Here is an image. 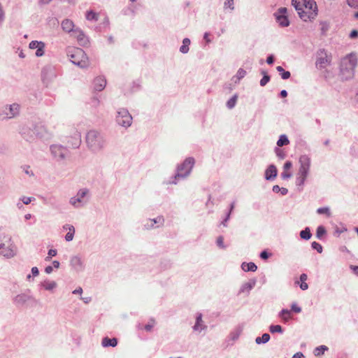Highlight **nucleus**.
Returning <instances> with one entry per match:
<instances>
[{
  "mask_svg": "<svg viewBox=\"0 0 358 358\" xmlns=\"http://www.w3.org/2000/svg\"><path fill=\"white\" fill-rule=\"evenodd\" d=\"M300 18L305 22L313 20L317 15V6L315 0H292Z\"/></svg>",
  "mask_w": 358,
  "mask_h": 358,
  "instance_id": "obj_1",
  "label": "nucleus"
},
{
  "mask_svg": "<svg viewBox=\"0 0 358 358\" xmlns=\"http://www.w3.org/2000/svg\"><path fill=\"white\" fill-rule=\"evenodd\" d=\"M22 136L27 141L32 142L36 138H45L48 136V132L45 125L41 123L33 124L30 128H23Z\"/></svg>",
  "mask_w": 358,
  "mask_h": 358,
  "instance_id": "obj_2",
  "label": "nucleus"
},
{
  "mask_svg": "<svg viewBox=\"0 0 358 358\" xmlns=\"http://www.w3.org/2000/svg\"><path fill=\"white\" fill-rule=\"evenodd\" d=\"M86 143L93 152H101L106 146V139L103 134L96 130H91L86 135Z\"/></svg>",
  "mask_w": 358,
  "mask_h": 358,
  "instance_id": "obj_3",
  "label": "nucleus"
},
{
  "mask_svg": "<svg viewBox=\"0 0 358 358\" xmlns=\"http://www.w3.org/2000/svg\"><path fill=\"white\" fill-rule=\"evenodd\" d=\"M194 164L195 160L193 157L186 158L182 164L178 165L176 173L171 178V180L169 181L167 184L176 185L178 180L187 178L191 173Z\"/></svg>",
  "mask_w": 358,
  "mask_h": 358,
  "instance_id": "obj_4",
  "label": "nucleus"
},
{
  "mask_svg": "<svg viewBox=\"0 0 358 358\" xmlns=\"http://www.w3.org/2000/svg\"><path fill=\"white\" fill-rule=\"evenodd\" d=\"M357 64V60L356 56L352 53L347 55L341 59L340 64V72L343 79L349 80L353 77Z\"/></svg>",
  "mask_w": 358,
  "mask_h": 358,
  "instance_id": "obj_5",
  "label": "nucleus"
},
{
  "mask_svg": "<svg viewBox=\"0 0 358 358\" xmlns=\"http://www.w3.org/2000/svg\"><path fill=\"white\" fill-rule=\"evenodd\" d=\"M16 247L12 238L9 235H0V255L6 258H11L15 255Z\"/></svg>",
  "mask_w": 358,
  "mask_h": 358,
  "instance_id": "obj_6",
  "label": "nucleus"
},
{
  "mask_svg": "<svg viewBox=\"0 0 358 358\" xmlns=\"http://www.w3.org/2000/svg\"><path fill=\"white\" fill-rule=\"evenodd\" d=\"M68 56L73 64L81 69L87 68L89 66L88 57L81 48H73L69 50Z\"/></svg>",
  "mask_w": 358,
  "mask_h": 358,
  "instance_id": "obj_7",
  "label": "nucleus"
},
{
  "mask_svg": "<svg viewBox=\"0 0 358 358\" xmlns=\"http://www.w3.org/2000/svg\"><path fill=\"white\" fill-rule=\"evenodd\" d=\"M50 150L52 157L57 162H63L71 156L70 151L62 145H52L50 147Z\"/></svg>",
  "mask_w": 358,
  "mask_h": 358,
  "instance_id": "obj_8",
  "label": "nucleus"
},
{
  "mask_svg": "<svg viewBox=\"0 0 358 358\" xmlns=\"http://www.w3.org/2000/svg\"><path fill=\"white\" fill-rule=\"evenodd\" d=\"M89 193L90 191L87 188L79 189L76 195L70 199L69 203L76 208L84 206L88 202V199L85 198L89 195Z\"/></svg>",
  "mask_w": 358,
  "mask_h": 358,
  "instance_id": "obj_9",
  "label": "nucleus"
},
{
  "mask_svg": "<svg viewBox=\"0 0 358 358\" xmlns=\"http://www.w3.org/2000/svg\"><path fill=\"white\" fill-rule=\"evenodd\" d=\"M132 116L126 108H120L117 111L115 121L117 124L122 127L128 128L131 125Z\"/></svg>",
  "mask_w": 358,
  "mask_h": 358,
  "instance_id": "obj_10",
  "label": "nucleus"
},
{
  "mask_svg": "<svg viewBox=\"0 0 358 358\" xmlns=\"http://www.w3.org/2000/svg\"><path fill=\"white\" fill-rule=\"evenodd\" d=\"M331 62V56L329 55L324 48L317 50L315 66L318 69L326 68L327 66L330 65Z\"/></svg>",
  "mask_w": 358,
  "mask_h": 358,
  "instance_id": "obj_11",
  "label": "nucleus"
},
{
  "mask_svg": "<svg viewBox=\"0 0 358 358\" xmlns=\"http://www.w3.org/2000/svg\"><path fill=\"white\" fill-rule=\"evenodd\" d=\"M300 164L297 175L307 178L310 171L311 159L307 155H301L299 159Z\"/></svg>",
  "mask_w": 358,
  "mask_h": 358,
  "instance_id": "obj_12",
  "label": "nucleus"
},
{
  "mask_svg": "<svg viewBox=\"0 0 358 358\" xmlns=\"http://www.w3.org/2000/svg\"><path fill=\"white\" fill-rule=\"evenodd\" d=\"M30 301L36 302V300L35 299V298L33 296L28 294L27 293L19 294L16 295L15 297H13V304L16 307H18V308L22 307L28 301Z\"/></svg>",
  "mask_w": 358,
  "mask_h": 358,
  "instance_id": "obj_13",
  "label": "nucleus"
},
{
  "mask_svg": "<svg viewBox=\"0 0 358 358\" xmlns=\"http://www.w3.org/2000/svg\"><path fill=\"white\" fill-rule=\"evenodd\" d=\"M286 13H287V8L282 7L278 10V12L274 13V16L275 17L276 22L282 27H288L289 24V21L288 20L287 16L286 15Z\"/></svg>",
  "mask_w": 358,
  "mask_h": 358,
  "instance_id": "obj_14",
  "label": "nucleus"
},
{
  "mask_svg": "<svg viewBox=\"0 0 358 358\" xmlns=\"http://www.w3.org/2000/svg\"><path fill=\"white\" fill-rule=\"evenodd\" d=\"M20 108V105L16 103L6 105L3 110V113L6 118L11 119L19 115Z\"/></svg>",
  "mask_w": 358,
  "mask_h": 358,
  "instance_id": "obj_15",
  "label": "nucleus"
},
{
  "mask_svg": "<svg viewBox=\"0 0 358 358\" xmlns=\"http://www.w3.org/2000/svg\"><path fill=\"white\" fill-rule=\"evenodd\" d=\"M164 222L165 220L164 217L162 215H159L155 218L147 220L146 223H145L143 226L145 229L150 230L163 226Z\"/></svg>",
  "mask_w": 358,
  "mask_h": 358,
  "instance_id": "obj_16",
  "label": "nucleus"
},
{
  "mask_svg": "<svg viewBox=\"0 0 358 358\" xmlns=\"http://www.w3.org/2000/svg\"><path fill=\"white\" fill-rule=\"evenodd\" d=\"M70 266L77 272H80L84 268V264L82 258L78 255H75L71 257Z\"/></svg>",
  "mask_w": 358,
  "mask_h": 358,
  "instance_id": "obj_17",
  "label": "nucleus"
},
{
  "mask_svg": "<svg viewBox=\"0 0 358 358\" xmlns=\"http://www.w3.org/2000/svg\"><path fill=\"white\" fill-rule=\"evenodd\" d=\"M256 282V279L252 278L250 279L248 282L243 283L240 287L238 295L241 294H245L247 296L249 295L250 291L255 286Z\"/></svg>",
  "mask_w": 358,
  "mask_h": 358,
  "instance_id": "obj_18",
  "label": "nucleus"
},
{
  "mask_svg": "<svg viewBox=\"0 0 358 358\" xmlns=\"http://www.w3.org/2000/svg\"><path fill=\"white\" fill-rule=\"evenodd\" d=\"M278 175V170L274 164H270L265 171L264 178L266 180H273Z\"/></svg>",
  "mask_w": 358,
  "mask_h": 358,
  "instance_id": "obj_19",
  "label": "nucleus"
},
{
  "mask_svg": "<svg viewBox=\"0 0 358 358\" xmlns=\"http://www.w3.org/2000/svg\"><path fill=\"white\" fill-rule=\"evenodd\" d=\"M106 85V80L103 76H98L94 80L93 89L94 91H102Z\"/></svg>",
  "mask_w": 358,
  "mask_h": 358,
  "instance_id": "obj_20",
  "label": "nucleus"
},
{
  "mask_svg": "<svg viewBox=\"0 0 358 358\" xmlns=\"http://www.w3.org/2000/svg\"><path fill=\"white\" fill-rule=\"evenodd\" d=\"M67 143L72 148H78L81 143V136L78 131H76L73 135L68 140Z\"/></svg>",
  "mask_w": 358,
  "mask_h": 358,
  "instance_id": "obj_21",
  "label": "nucleus"
},
{
  "mask_svg": "<svg viewBox=\"0 0 358 358\" xmlns=\"http://www.w3.org/2000/svg\"><path fill=\"white\" fill-rule=\"evenodd\" d=\"M61 26H62V29L66 32H68V33H70L71 31L75 32L74 24L69 19L64 20L62 22Z\"/></svg>",
  "mask_w": 358,
  "mask_h": 358,
  "instance_id": "obj_22",
  "label": "nucleus"
},
{
  "mask_svg": "<svg viewBox=\"0 0 358 358\" xmlns=\"http://www.w3.org/2000/svg\"><path fill=\"white\" fill-rule=\"evenodd\" d=\"M74 33L76 34V36L80 45H86L88 43L87 38H86L83 31H81L80 29H78V28L75 29Z\"/></svg>",
  "mask_w": 358,
  "mask_h": 358,
  "instance_id": "obj_23",
  "label": "nucleus"
},
{
  "mask_svg": "<svg viewBox=\"0 0 358 358\" xmlns=\"http://www.w3.org/2000/svg\"><path fill=\"white\" fill-rule=\"evenodd\" d=\"M202 314L197 313L196 316V322L193 327L194 331H201L207 328V326L202 324Z\"/></svg>",
  "mask_w": 358,
  "mask_h": 358,
  "instance_id": "obj_24",
  "label": "nucleus"
},
{
  "mask_svg": "<svg viewBox=\"0 0 358 358\" xmlns=\"http://www.w3.org/2000/svg\"><path fill=\"white\" fill-rule=\"evenodd\" d=\"M101 345L104 348H114L117 345V339L115 338H110L108 337H104L101 341Z\"/></svg>",
  "mask_w": 358,
  "mask_h": 358,
  "instance_id": "obj_25",
  "label": "nucleus"
},
{
  "mask_svg": "<svg viewBox=\"0 0 358 358\" xmlns=\"http://www.w3.org/2000/svg\"><path fill=\"white\" fill-rule=\"evenodd\" d=\"M241 268L244 271H246V272H248V271L255 272V271H257V266L253 262H249V263L243 262L242 264H241Z\"/></svg>",
  "mask_w": 358,
  "mask_h": 358,
  "instance_id": "obj_26",
  "label": "nucleus"
},
{
  "mask_svg": "<svg viewBox=\"0 0 358 358\" xmlns=\"http://www.w3.org/2000/svg\"><path fill=\"white\" fill-rule=\"evenodd\" d=\"M42 287L48 291H52L57 287V284L55 281L45 280L41 282Z\"/></svg>",
  "mask_w": 358,
  "mask_h": 358,
  "instance_id": "obj_27",
  "label": "nucleus"
},
{
  "mask_svg": "<svg viewBox=\"0 0 358 358\" xmlns=\"http://www.w3.org/2000/svg\"><path fill=\"white\" fill-rule=\"evenodd\" d=\"M270 338V335L268 333H264L262 336H258L255 338V343L257 345L265 344L269 341Z\"/></svg>",
  "mask_w": 358,
  "mask_h": 358,
  "instance_id": "obj_28",
  "label": "nucleus"
},
{
  "mask_svg": "<svg viewBox=\"0 0 358 358\" xmlns=\"http://www.w3.org/2000/svg\"><path fill=\"white\" fill-rule=\"evenodd\" d=\"M190 40L189 38H185L183 40H182V45L180 46V52L183 53V54H186L189 52V46L190 45Z\"/></svg>",
  "mask_w": 358,
  "mask_h": 358,
  "instance_id": "obj_29",
  "label": "nucleus"
},
{
  "mask_svg": "<svg viewBox=\"0 0 358 358\" xmlns=\"http://www.w3.org/2000/svg\"><path fill=\"white\" fill-rule=\"evenodd\" d=\"M246 75V71H245L243 69L240 68L236 76L233 77L232 80H234L235 83H239V81L243 78Z\"/></svg>",
  "mask_w": 358,
  "mask_h": 358,
  "instance_id": "obj_30",
  "label": "nucleus"
},
{
  "mask_svg": "<svg viewBox=\"0 0 358 358\" xmlns=\"http://www.w3.org/2000/svg\"><path fill=\"white\" fill-rule=\"evenodd\" d=\"M300 237L301 239H303V240H306V241H308L309 240L311 236H312V234H311V231H310V229L309 227H306L303 230H301L300 231Z\"/></svg>",
  "mask_w": 358,
  "mask_h": 358,
  "instance_id": "obj_31",
  "label": "nucleus"
},
{
  "mask_svg": "<svg viewBox=\"0 0 358 358\" xmlns=\"http://www.w3.org/2000/svg\"><path fill=\"white\" fill-rule=\"evenodd\" d=\"M289 143V141L285 134L280 135L279 139L277 141V145L278 147H282L284 145H288Z\"/></svg>",
  "mask_w": 358,
  "mask_h": 358,
  "instance_id": "obj_32",
  "label": "nucleus"
},
{
  "mask_svg": "<svg viewBox=\"0 0 358 358\" xmlns=\"http://www.w3.org/2000/svg\"><path fill=\"white\" fill-rule=\"evenodd\" d=\"M238 97V94H235L231 99H229L227 101L226 106L229 109H232L235 107L236 102H237Z\"/></svg>",
  "mask_w": 358,
  "mask_h": 358,
  "instance_id": "obj_33",
  "label": "nucleus"
},
{
  "mask_svg": "<svg viewBox=\"0 0 358 358\" xmlns=\"http://www.w3.org/2000/svg\"><path fill=\"white\" fill-rule=\"evenodd\" d=\"M327 350L328 348L326 345H320L315 348L313 352L315 356L318 357L322 355Z\"/></svg>",
  "mask_w": 358,
  "mask_h": 358,
  "instance_id": "obj_34",
  "label": "nucleus"
},
{
  "mask_svg": "<svg viewBox=\"0 0 358 358\" xmlns=\"http://www.w3.org/2000/svg\"><path fill=\"white\" fill-rule=\"evenodd\" d=\"M327 231L324 226L320 225L316 230V237L318 239H322L323 236L326 234Z\"/></svg>",
  "mask_w": 358,
  "mask_h": 358,
  "instance_id": "obj_35",
  "label": "nucleus"
},
{
  "mask_svg": "<svg viewBox=\"0 0 358 358\" xmlns=\"http://www.w3.org/2000/svg\"><path fill=\"white\" fill-rule=\"evenodd\" d=\"M269 331L272 334H274V333L282 334L284 331L282 327L279 324H276V325L271 324L269 327Z\"/></svg>",
  "mask_w": 358,
  "mask_h": 358,
  "instance_id": "obj_36",
  "label": "nucleus"
},
{
  "mask_svg": "<svg viewBox=\"0 0 358 358\" xmlns=\"http://www.w3.org/2000/svg\"><path fill=\"white\" fill-rule=\"evenodd\" d=\"M262 74L263 75L262 78L261 79L259 84L261 86H265L270 81V76L265 71H262Z\"/></svg>",
  "mask_w": 358,
  "mask_h": 358,
  "instance_id": "obj_37",
  "label": "nucleus"
},
{
  "mask_svg": "<svg viewBox=\"0 0 358 358\" xmlns=\"http://www.w3.org/2000/svg\"><path fill=\"white\" fill-rule=\"evenodd\" d=\"M75 234L74 227H69V232L65 236V240L68 242L71 241L73 239Z\"/></svg>",
  "mask_w": 358,
  "mask_h": 358,
  "instance_id": "obj_38",
  "label": "nucleus"
},
{
  "mask_svg": "<svg viewBox=\"0 0 358 358\" xmlns=\"http://www.w3.org/2000/svg\"><path fill=\"white\" fill-rule=\"evenodd\" d=\"M45 44L42 42L36 49L35 53L36 57H42L45 54Z\"/></svg>",
  "mask_w": 358,
  "mask_h": 358,
  "instance_id": "obj_39",
  "label": "nucleus"
},
{
  "mask_svg": "<svg viewBox=\"0 0 358 358\" xmlns=\"http://www.w3.org/2000/svg\"><path fill=\"white\" fill-rule=\"evenodd\" d=\"M227 8H229L231 11L234 10V0H225L224 2V9L226 10Z\"/></svg>",
  "mask_w": 358,
  "mask_h": 358,
  "instance_id": "obj_40",
  "label": "nucleus"
},
{
  "mask_svg": "<svg viewBox=\"0 0 358 358\" xmlns=\"http://www.w3.org/2000/svg\"><path fill=\"white\" fill-rule=\"evenodd\" d=\"M86 18L90 21H96L98 20V16L96 13L92 10L87 11L86 13Z\"/></svg>",
  "mask_w": 358,
  "mask_h": 358,
  "instance_id": "obj_41",
  "label": "nucleus"
},
{
  "mask_svg": "<svg viewBox=\"0 0 358 358\" xmlns=\"http://www.w3.org/2000/svg\"><path fill=\"white\" fill-rule=\"evenodd\" d=\"M317 213L320 215L325 214L327 217L331 216V212L329 207H322L317 210Z\"/></svg>",
  "mask_w": 358,
  "mask_h": 358,
  "instance_id": "obj_42",
  "label": "nucleus"
},
{
  "mask_svg": "<svg viewBox=\"0 0 358 358\" xmlns=\"http://www.w3.org/2000/svg\"><path fill=\"white\" fill-rule=\"evenodd\" d=\"M311 247L313 250H317L318 253H322L323 251L322 245L316 241H314L311 243Z\"/></svg>",
  "mask_w": 358,
  "mask_h": 358,
  "instance_id": "obj_43",
  "label": "nucleus"
},
{
  "mask_svg": "<svg viewBox=\"0 0 358 358\" xmlns=\"http://www.w3.org/2000/svg\"><path fill=\"white\" fill-rule=\"evenodd\" d=\"M275 152L277 155V157L280 159H283L285 158L286 157V154L285 152H284L283 150L279 148H275Z\"/></svg>",
  "mask_w": 358,
  "mask_h": 358,
  "instance_id": "obj_44",
  "label": "nucleus"
},
{
  "mask_svg": "<svg viewBox=\"0 0 358 358\" xmlns=\"http://www.w3.org/2000/svg\"><path fill=\"white\" fill-rule=\"evenodd\" d=\"M155 324V320L152 318H151L149 321V322L145 325L144 329L146 331H151L153 327Z\"/></svg>",
  "mask_w": 358,
  "mask_h": 358,
  "instance_id": "obj_45",
  "label": "nucleus"
},
{
  "mask_svg": "<svg viewBox=\"0 0 358 358\" xmlns=\"http://www.w3.org/2000/svg\"><path fill=\"white\" fill-rule=\"evenodd\" d=\"M307 178L306 177H303V176H296V185L297 186H301L303 187L305 182H306V180Z\"/></svg>",
  "mask_w": 358,
  "mask_h": 358,
  "instance_id": "obj_46",
  "label": "nucleus"
},
{
  "mask_svg": "<svg viewBox=\"0 0 358 358\" xmlns=\"http://www.w3.org/2000/svg\"><path fill=\"white\" fill-rule=\"evenodd\" d=\"M290 313H291V311L288 309H282L280 312L279 316L282 317L285 321H287L289 319V317L287 316H289Z\"/></svg>",
  "mask_w": 358,
  "mask_h": 358,
  "instance_id": "obj_47",
  "label": "nucleus"
},
{
  "mask_svg": "<svg viewBox=\"0 0 358 358\" xmlns=\"http://www.w3.org/2000/svg\"><path fill=\"white\" fill-rule=\"evenodd\" d=\"M41 43L42 41H32L29 43V48L30 49H37Z\"/></svg>",
  "mask_w": 358,
  "mask_h": 358,
  "instance_id": "obj_48",
  "label": "nucleus"
},
{
  "mask_svg": "<svg viewBox=\"0 0 358 358\" xmlns=\"http://www.w3.org/2000/svg\"><path fill=\"white\" fill-rule=\"evenodd\" d=\"M216 243L219 248H225V245H224V238L222 236H220L217 238Z\"/></svg>",
  "mask_w": 358,
  "mask_h": 358,
  "instance_id": "obj_49",
  "label": "nucleus"
},
{
  "mask_svg": "<svg viewBox=\"0 0 358 358\" xmlns=\"http://www.w3.org/2000/svg\"><path fill=\"white\" fill-rule=\"evenodd\" d=\"M349 6L358 8V0H347Z\"/></svg>",
  "mask_w": 358,
  "mask_h": 358,
  "instance_id": "obj_50",
  "label": "nucleus"
},
{
  "mask_svg": "<svg viewBox=\"0 0 358 358\" xmlns=\"http://www.w3.org/2000/svg\"><path fill=\"white\" fill-rule=\"evenodd\" d=\"M271 256V254L266 250H263L260 252L259 257L262 259H267Z\"/></svg>",
  "mask_w": 358,
  "mask_h": 358,
  "instance_id": "obj_51",
  "label": "nucleus"
},
{
  "mask_svg": "<svg viewBox=\"0 0 358 358\" xmlns=\"http://www.w3.org/2000/svg\"><path fill=\"white\" fill-rule=\"evenodd\" d=\"M291 310L294 311V313H299L301 312V308L296 303H292L291 306Z\"/></svg>",
  "mask_w": 358,
  "mask_h": 358,
  "instance_id": "obj_52",
  "label": "nucleus"
},
{
  "mask_svg": "<svg viewBox=\"0 0 358 358\" xmlns=\"http://www.w3.org/2000/svg\"><path fill=\"white\" fill-rule=\"evenodd\" d=\"M4 17H5V13L3 9L2 4L0 2V25L1 24L2 22L4 20Z\"/></svg>",
  "mask_w": 358,
  "mask_h": 358,
  "instance_id": "obj_53",
  "label": "nucleus"
},
{
  "mask_svg": "<svg viewBox=\"0 0 358 358\" xmlns=\"http://www.w3.org/2000/svg\"><path fill=\"white\" fill-rule=\"evenodd\" d=\"M280 76H281L282 79L287 80L290 78L291 73L289 71H284L283 72H282L280 73Z\"/></svg>",
  "mask_w": 358,
  "mask_h": 358,
  "instance_id": "obj_54",
  "label": "nucleus"
},
{
  "mask_svg": "<svg viewBox=\"0 0 358 358\" xmlns=\"http://www.w3.org/2000/svg\"><path fill=\"white\" fill-rule=\"evenodd\" d=\"M32 199H34V198L32 197L23 196L21 199V201L23 202L24 204L27 205L31 202Z\"/></svg>",
  "mask_w": 358,
  "mask_h": 358,
  "instance_id": "obj_55",
  "label": "nucleus"
},
{
  "mask_svg": "<svg viewBox=\"0 0 358 358\" xmlns=\"http://www.w3.org/2000/svg\"><path fill=\"white\" fill-rule=\"evenodd\" d=\"M91 103H92V106L96 108L99 105L100 101L97 97L94 96L92 98Z\"/></svg>",
  "mask_w": 358,
  "mask_h": 358,
  "instance_id": "obj_56",
  "label": "nucleus"
},
{
  "mask_svg": "<svg viewBox=\"0 0 358 358\" xmlns=\"http://www.w3.org/2000/svg\"><path fill=\"white\" fill-rule=\"evenodd\" d=\"M274 61H275V57L273 55H269L266 58V63L269 65L273 64Z\"/></svg>",
  "mask_w": 358,
  "mask_h": 358,
  "instance_id": "obj_57",
  "label": "nucleus"
},
{
  "mask_svg": "<svg viewBox=\"0 0 358 358\" xmlns=\"http://www.w3.org/2000/svg\"><path fill=\"white\" fill-rule=\"evenodd\" d=\"M291 176H292V173L289 172H287L286 171H284L281 173V178L284 180L288 179V178H291Z\"/></svg>",
  "mask_w": 358,
  "mask_h": 358,
  "instance_id": "obj_58",
  "label": "nucleus"
},
{
  "mask_svg": "<svg viewBox=\"0 0 358 358\" xmlns=\"http://www.w3.org/2000/svg\"><path fill=\"white\" fill-rule=\"evenodd\" d=\"M292 166V162L290 161H287L285 164H284V166H283V169L285 171L286 170H289V169H291Z\"/></svg>",
  "mask_w": 358,
  "mask_h": 358,
  "instance_id": "obj_59",
  "label": "nucleus"
},
{
  "mask_svg": "<svg viewBox=\"0 0 358 358\" xmlns=\"http://www.w3.org/2000/svg\"><path fill=\"white\" fill-rule=\"evenodd\" d=\"M358 37V31L356 29H353L350 34V38H356Z\"/></svg>",
  "mask_w": 358,
  "mask_h": 358,
  "instance_id": "obj_60",
  "label": "nucleus"
},
{
  "mask_svg": "<svg viewBox=\"0 0 358 358\" xmlns=\"http://www.w3.org/2000/svg\"><path fill=\"white\" fill-rule=\"evenodd\" d=\"M31 273L33 276H37L39 274L38 268L36 266L31 268Z\"/></svg>",
  "mask_w": 358,
  "mask_h": 358,
  "instance_id": "obj_61",
  "label": "nucleus"
},
{
  "mask_svg": "<svg viewBox=\"0 0 358 358\" xmlns=\"http://www.w3.org/2000/svg\"><path fill=\"white\" fill-rule=\"evenodd\" d=\"M57 250H55V249H50V250H48V255L50 257H51L56 256V255H57Z\"/></svg>",
  "mask_w": 358,
  "mask_h": 358,
  "instance_id": "obj_62",
  "label": "nucleus"
},
{
  "mask_svg": "<svg viewBox=\"0 0 358 358\" xmlns=\"http://www.w3.org/2000/svg\"><path fill=\"white\" fill-rule=\"evenodd\" d=\"M210 34L208 32H205L203 34V39L206 41L207 43H210L211 42L210 38H209Z\"/></svg>",
  "mask_w": 358,
  "mask_h": 358,
  "instance_id": "obj_63",
  "label": "nucleus"
},
{
  "mask_svg": "<svg viewBox=\"0 0 358 358\" xmlns=\"http://www.w3.org/2000/svg\"><path fill=\"white\" fill-rule=\"evenodd\" d=\"M292 358H305V356L302 352H299L295 353Z\"/></svg>",
  "mask_w": 358,
  "mask_h": 358,
  "instance_id": "obj_64",
  "label": "nucleus"
}]
</instances>
